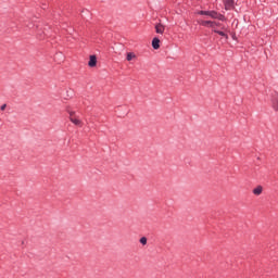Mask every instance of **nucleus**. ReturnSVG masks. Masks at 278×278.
Segmentation results:
<instances>
[{
  "mask_svg": "<svg viewBox=\"0 0 278 278\" xmlns=\"http://www.w3.org/2000/svg\"><path fill=\"white\" fill-rule=\"evenodd\" d=\"M154 28L157 34H164L166 31V26L162 23H157Z\"/></svg>",
  "mask_w": 278,
  "mask_h": 278,
  "instance_id": "7ed1b4c3",
  "label": "nucleus"
},
{
  "mask_svg": "<svg viewBox=\"0 0 278 278\" xmlns=\"http://www.w3.org/2000/svg\"><path fill=\"white\" fill-rule=\"evenodd\" d=\"M210 12L211 11H199L198 14H200L202 16H210Z\"/></svg>",
  "mask_w": 278,
  "mask_h": 278,
  "instance_id": "f8f14e48",
  "label": "nucleus"
},
{
  "mask_svg": "<svg viewBox=\"0 0 278 278\" xmlns=\"http://www.w3.org/2000/svg\"><path fill=\"white\" fill-rule=\"evenodd\" d=\"M152 47L153 49L157 50L160 49V38L157 37H154L153 40H152Z\"/></svg>",
  "mask_w": 278,
  "mask_h": 278,
  "instance_id": "1a4fd4ad",
  "label": "nucleus"
},
{
  "mask_svg": "<svg viewBox=\"0 0 278 278\" xmlns=\"http://www.w3.org/2000/svg\"><path fill=\"white\" fill-rule=\"evenodd\" d=\"M217 34H218L219 36H222L223 38H226V40H229V36H228L227 34H225V31L219 30V31H217Z\"/></svg>",
  "mask_w": 278,
  "mask_h": 278,
  "instance_id": "9d476101",
  "label": "nucleus"
},
{
  "mask_svg": "<svg viewBox=\"0 0 278 278\" xmlns=\"http://www.w3.org/2000/svg\"><path fill=\"white\" fill-rule=\"evenodd\" d=\"M273 108L276 112H278V99H274L273 101Z\"/></svg>",
  "mask_w": 278,
  "mask_h": 278,
  "instance_id": "9b49d317",
  "label": "nucleus"
},
{
  "mask_svg": "<svg viewBox=\"0 0 278 278\" xmlns=\"http://www.w3.org/2000/svg\"><path fill=\"white\" fill-rule=\"evenodd\" d=\"M208 14L210 18H217V21H226L225 15L216 11H211Z\"/></svg>",
  "mask_w": 278,
  "mask_h": 278,
  "instance_id": "f03ea898",
  "label": "nucleus"
},
{
  "mask_svg": "<svg viewBox=\"0 0 278 278\" xmlns=\"http://www.w3.org/2000/svg\"><path fill=\"white\" fill-rule=\"evenodd\" d=\"M198 23L202 25V27H214V25H216V22L212 21H199Z\"/></svg>",
  "mask_w": 278,
  "mask_h": 278,
  "instance_id": "20e7f679",
  "label": "nucleus"
},
{
  "mask_svg": "<svg viewBox=\"0 0 278 278\" xmlns=\"http://www.w3.org/2000/svg\"><path fill=\"white\" fill-rule=\"evenodd\" d=\"M126 60L127 62H134V60H138V56L134 52H128L126 54Z\"/></svg>",
  "mask_w": 278,
  "mask_h": 278,
  "instance_id": "0eeeda50",
  "label": "nucleus"
},
{
  "mask_svg": "<svg viewBox=\"0 0 278 278\" xmlns=\"http://www.w3.org/2000/svg\"><path fill=\"white\" fill-rule=\"evenodd\" d=\"M88 66H90V68H94V66H97V56L96 55H90Z\"/></svg>",
  "mask_w": 278,
  "mask_h": 278,
  "instance_id": "423d86ee",
  "label": "nucleus"
},
{
  "mask_svg": "<svg viewBox=\"0 0 278 278\" xmlns=\"http://www.w3.org/2000/svg\"><path fill=\"white\" fill-rule=\"evenodd\" d=\"M215 27H220V23H216V24H215Z\"/></svg>",
  "mask_w": 278,
  "mask_h": 278,
  "instance_id": "dca6fc26",
  "label": "nucleus"
},
{
  "mask_svg": "<svg viewBox=\"0 0 278 278\" xmlns=\"http://www.w3.org/2000/svg\"><path fill=\"white\" fill-rule=\"evenodd\" d=\"M211 28H213V31L215 33V34H218V28H216V25H214V27H211Z\"/></svg>",
  "mask_w": 278,
  "mask_h": 278,
  "instance_id": "4468645a",
  "label": "nucleus"
},
{
  "mask_svg": "<svg viewBox=\"0 0 278 278\" xmlns=\"http://www.w3.org/2000/svg\"><path fill=\"white\" fill-rule=\"evenodd\" d=\"M262 192H264V188L262 186H257L256 188L253 189V194H255V197H260Z\"/></svg>",
  "mask_w": 278,
  "mask_h": 278,
  "instance_id": "6e6552de",
  "label": "nucleus"
},
{
  "mask_svg": "<svg viewBox=\"0 0 278 278\" xmlns=\"http://www.w3.org/2000/svg\"><path fill=\"white\" fill-rule=\"evenodd\" d=\"M68 114H70V121L71 123H73V125H76V127H84V121H81L79 116L75 114V111H70Z\"/></svg>",
  "mask_w": 278,
  "mask_h": 278,
  "instance_id": "f257e3e1",
  "label": "nucleus"
},
{
  "mask_svg": "<svg viewBox=\"0 0 278 278\" xmlns=\"http://www.w3.org/2000/svg\"><path fill=\"white\" fill-rule=\"evenodd\" d=\"M225 10H233V0H223Z\"/></svg>",
  "mask_w": 278,
  "mask_h": 278,
  "instance_id": "39448f33",
  "label": "nucleus"
},
{
  "mask_svg": "<svg viewBox=\"0 0 278 278\" xmlns=\"http://www.w3.org/2000/svg\"><path fill=\"white\" fill-rule=\"evenodd\" d=\"M140 242H141V244H147V237H142L141 239H140Z\"/></svg>",
  "mask_w": 278,
  "mask_h": 278,
  "instance_id": "ddd939ff",
  "label": "nucleus"
},
{
  "mask_svg": "<svg viewBox=\"0 0 278 278\" xmlns=\"http://www.w3.org/2000/svg\"><path fill=\"white\" fill-rule=\"evenodd\" d=\"M222 29H225V26H222Z\"/></svg>",
  "mask_w": 278,
  "mask_h": 278,
  "instance_id": "f3484780",
  "label": "nucleus"
},
{
  "mask_svg": "<svg viewBox=\"0 0 278 278\" xmlns=\"http://www.w3.org/2000/svg\"><path fill=\"white\" fill-rule=\"evenodd\" d=\"M5 108H8V105H7V104H2L1 108H0V110L3 111V110H5Z\"/></svg>",
  "mask_w": 278,
  "mask_h": 278,
  "instance_id": "2eb2a0df",
  "label": "nucleus"
}]
</instances>
